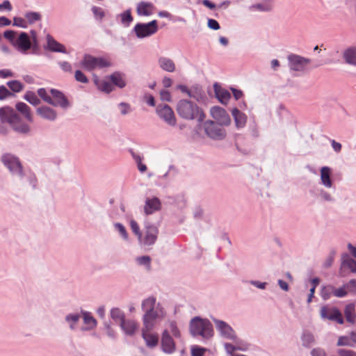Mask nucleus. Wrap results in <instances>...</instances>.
<instances>
[{"instance_id": "1", "label": "nucleus", "mask_w": 356, "mask_h": 356, "mask_svg": "<svg viewBox=\"0 0 356 356\" xmlns=\"http://www.w3.org/2000/svg\"><path fill=\"white\" fill-rule=\"evenodd\" d=\"M4 37L10 40L12 44L21 52L26 53L32 46L37 45L36 35L35 31H31L30 38L27 33H21L17 36V33L13 31H6Z\"/></svg>"}, {"instance_id": "2", "label": "nucleus", "mask_w": 356, "mask_h": 356, "mask_svg": "<svg viewBox=\"0 0 356 356\" xmlns=\"http://www.w3.org/2000/svg\"><path fill=\"white\" fill-rule=\"evenodd\" d=\"M0 118L3 122L10 124L17 132L26 134L30 131L29 124L23 122L16 111L11 107L0 108Z\"/></svg>"}, {"instance_id": "3", "label": "nucleus", "mask_w": 356, "mask_h": 356, "mask_svg": "<svg viewBox=\"0 0 356 356\" xmlns=\"http://www.w3.org/2000/svg\"><path fill=\"white\" fill-rule=\"evenodd\" d=\"M156 298L149 297L142 303L143 310L145 314L143 318V322H157L164 318L165 313L159 304L155 307Z\"/></svg>"}, {"instance_id": "4", "label": "nucleus", "mask_w": 356, "mask_h": 356, "mask_svg": "<svg viewBox=\"0 0 356 356\" xmlns=\"http://www.w3.org/2000/svg\"><path fill=\"white\" fill-rule=\"evenodd\" d=\"M178 114L183 118L187 120L197 119L202 121L204 115L197 105L189 100H180L177 106Z\"/></svg>"}, {"instance_id": "5", "label": "nucleus", "mask_w": 356, "mask_h": 356, "mask_svg": "<svg viewBox=\"0 0 356 356\" xmlns=\"http://www.w3.org/2000/svg\"><path fill=\"white\" fill-rule=\"evenodd\" d=\"M94 83L99 90L102 92L108 93L113 90V85L119 88H124L126 86L124 74L120 72H114L106 79L100 80L97 76H94Z\"/></svg>"}, {"instance_id": "6", "label": "nucleus", "mask_w": 356, "mask_h": 356, "mask_svg": "<svg viewBox=\"0 0 356 356\" xmlns=\"http://www.w3.org/2000/svg\"><path fill=\"white\" fill-rule=\"evenodd\" d=\"M191 332L194 336H201L203 338H210L213 336V330L211 323L207 319L198 317L191 322Z\"/></svg>"}, {"instance_id": "7", "label": "nucleus", "mask_w": 356, "mask_h": 356, "mask_svg": "<svg viewBox=\"0 0 356 356\" xmlns=\"http://www.w3.org/2000/svg\"><path fill=\"white\" fill-rule=\"evenodd\" d=\"M38 94L45 102L54 106H60L63 108L67 106L66 98L56 90H51L50 95H49L44 88H40L38 90Z\"/></svg>"}, {"instance_id": "8", "label": "nucleus", "mask_w": 356, "mask_h": 356, "mask_svg": "<svg viewBox=\"0 0 356 356\" xmlns=\"http://www.w3.org/2000/svg\"><path fill=\"white\" fill-rule=\"evenodd\" d=\"M111 65L108 58L102 57H94L86 54L81 63V66L87 70L91 71L97 68H103Z\"/></svg>"}, {"instance_id": "9", "label": "nucleus", "mask_w": 356, "mask_h": 356, "mask_svg": "<svg viewBox=\"0 0 356 356\" xmlns=\"http://www.w3.org/2000/svg\"><path fill=\"white\" fill-rule=\"evenodd\" d=\"M156 324V322H143L142 337L149 348H154L159 343L158 334L152 332Z\"/></svg>"}, {"instance_id": "10", "label": "nucleus", "mask_w": 356, "mask_h": 356, "mask_svg": "<svg viewBox=\"0 0 356 356\" xmlns=\"http://www.w3.org/2000/svg\"><path fill=\"white\" fill-rule=\"evenodd\" d=\"M134 31L138 38H145L150 36L158 31V22L153 20L147 24H137L134 27Z\"/></svg>"}, {"instance_id": "11", "label": "nucleus", "mask_w": 356, "mask_h": 356, "mask_svg": "<svg viewBox=\"0 0 356 356\" xmlns=\"http://www.w3.org/2000/svg\"><path fill=\"white\" fill-rule=\"evenodd\" d=\"M206 134L213 139L221 140L226 136L225 129L213 121H207L204 124Z\"/></svg>"}, {"instance_id": "12", "label": "nucleus", "mask_w": 356, "mask_h": 356, "mask_svg": "<svg viewBox=\"0 0 356 356\" xmlns=\"http://www.w3.org/2000/svg\"><path fill=\"white\" fill-rule=\"evenodd\" d=\"M156 113L170 126H175L176 124V118L174 111L168 105H159L156 108Z\"/></svg>"}, {"instance_id": "13", "label": "nucleus", "mask_w": 356, "mask_h": 356, "mask_svg": "<svg viewBox=\"0 0 356 356\" xmlns=\"http://www.w3.org/2000/svg\"><path fill=\"white\" fill-rule=\"evenodd\" d=\"M321 315L323 318L334 321L342 324L343 318L341 312L334 307L324 306L321 308Z\"/></svg>"}, {"instance_id": "14", "label": "nucleus", "mask_w": 356, "mask_h": 356, "mask_svg": "<svg viewBox=\"0 0 356 356\" xmlns=\"http://www.w3.org/2000/svg\"><path fill=\"white\" fill-rule=\"evenodd\" d=\"M1 160L13 173L22 175V165L16 157L8 154L3 155Z\"/></svg>"}, {"instance_id": "15", "label": "nucleus", "mask_w": 356, "mask_h": 356, "mask_svg": "<svg viewBox=\"0 0 356 356\" xmlns=\"http://www.w3.org/2000/svg\"><path fill=\"white\" fill-rule=\"evenodd\" d=\"M289 60L291 69L295 71L304 70L305 67L310 63L309 59L295 54L290 55Z\"/></svg>"}, {"instance_id": "16", "label": "nucleus", "mask_w": 356, "mask_h": 356, "mask_svg": "<svg viewBox=\"0 0 356 356\" xmlns=\"http://www.w3.org/2000/svg\"><path fill=\"white\" fill-rule=\"evenodd\" d=\"M212 117L220 124L227 125L230 122V118L226 111L219 106H214L211 109Z\"/></svg>"}, {"instance_id": "17", "label": "nucleus", "mask_w": 356, "mask_h": 356, "mask_svg": "<svg viewBox=\"0 0 356 356\" xmlns=\"http://www.w3.org/2000/svg\"><path fill=\"white\" fill-rule=\"evenodd\" d=\"M158 229L157 227L153 225L146 227L145 236H141V240H139L141 243L145 245H150L155 243L157 238Z\"/></svg>"}, {"instance_id": "18", "label": "nucleus", "mask_w": 356, "mask_h": 356, "mask_svg": "<svg viewBox=\"0 0 356 356\" xmlns=\"http://www.w3.org/2000/svg\"><path fill=\"white\" fill-rule=\"evenodd\" d=\"M217 330L225 338L229 339H235L236 336L233 329L227 323L222 321L214 319L213 320Z\"/></svg>"}, {"instance_id": "19", "label": "nucleus", "mask_w": 356, "mask_h": 356, "mask_svg": "<svg viewBox=\"0 0 356 356\" xmlns=\"http://www.w3.org/2000/svg\"><path fill=\"white\" fill-rule=\"evenodd\" d=\"M161 348L168 354H171L175 350V343L167 330H164L162 334Z\"/></svg>"}, {"instance_id": "20", "label": "nucleus", "mask_w": 356, "mask_h": 356, "mask_svg": "<svg viewBox=\"0 0 356 356\" xmlns=\"http://www.w3.org/2000/svg\"><path fill=\"white\" fill-rule=\"evenodd\" d=\"M136 11L138 15L149 16L156 12V7L149 2H140L138 4Z\"/></svg>"}, {"instance_id": "21", "label": "nucleus", "mask_w": 356, "mask_h": 356, "mask_svg": "<svg viewBox=\"0 0 356 356\" xmlns=\"http://www.w3.org/2000/svg\"><path fill=\"white\" fill-rule=\"evenodd\" d=\"M120 326L126 334L130 336L134 335L139 328V324L131 319H125Z\"/></svg>"}, {"instance_id": "22", "label": "nucleus", "mask_w": 356, "mask_h": 356, "mask_svg": "<svg viewBox=\"0 0 356 356\" xmlns=\"http://www.w3.org/2000/svg\"><path fill=\"white\" fill-rule=\"evenodd\" d=\"M349 268L353 273H356V261L350 258L348 255L346 254L342 257V263L340 269V274L344 276V269Z\"/></svg>"}, {"instance_id": "23", "label": "nucleus", "mask_w": 356, "mask_h": 356, "mask_svg": "<svg viewBox=\"0 0 356 356\" xmlns=\"http://www.w3.org/2000/svg\"><path fill=\"white\" fill-rule=\"evenodd\" d=\"M17 111H18L24 118L29 122H32L33 115L31 112L30 107L24 102H18L15 106Z\"/></svg>"}, {"instance_id": "24", "label": "nucleus", "mask_w": 356, "mask_h": 356, "mask_svg": "<svg viewBox=\"0 0 356 356\" xmlns=\"http://www.w3.org/2000/svg\"><path fill=\"white\" fill-rule=\"evenodd\" d=\"M161 208V202L157 197L148 198L145 206L146 214H152Z\"/></svg>"}, {"instance_id": "25", "label": "nucleus", "mask_w": 356, "mask_h": 356, "mask_svg": "<svg viewBox=\"0 0 356 356\" xmlns=\"http://www.w3.org/2000/svg\"><path fill=\"white\" fill-rule=\"evenodd\" d=\"M159 64L161 68L167 72H174L175 70V64L172 60L166 57H161L159 59Z\"/></svg>"}, {"instance_id": "26", "label": "nucleus", "mask_w": 356, "mask_h": 356, "mask_svg": "<svg viewBox=\"0 0 356 356\" xmlns=\"http://www.w3.org/2000/svg\"><path fill=\"white\" fill-rule=\"evenodd\" d=\"M37 112L41 117L53 120L56 117L55 111L47 106H42L38 108Z\"/></svg>"}, {"instance_id": "27", "label": "nucleus", "mask_w": 356, "mask_h": 356, "mask_svg": "<svg viewBox=\"0 0 356 356\" xmlns=\"http://www.w3.org/2000/svg\"><path fill=\"white\" fill-rule=\"evenodd\" d=\"M47 46L48 48L52 51H58L65 53V47L60 43L56 41L51 36L47 35Z\"/></svg>"}, {"instance_id": "28", "label": "nucleus", "mask_w": 356, "mask_h": 356, "mask_svg": "<svg viewBox=\"0 0 356 356\" xmlns=\"http://www.w3.org/2000/svg\"><path fill=\"white\" fill-rule=\"evenodd\" d=\"M331 170L328 167H323L321 170V179L322 183L327 187L332 186V181L330 179Z\"/></svg>"}, {"instance_id": "29", "label": "nucleus", "mask_w": 356, "mask_h": 356, "mask_svg": "<svg viewBox=\"0 0 356 356\" xmlns=\"http://www.w3.org/2000/svg\"><path fill=\"white\" fill-rule=\"evenodd\" d=\"M111 318L120 325L125 320L124 312L119 308H113L110 312Z\"/></svg>"}, {"instance_id": "30", "label": "nucleus", "mask_w": 356, "mask_h": 356, "mask_svg": "<svg viewBox=\"0 0 356 356\" xmlns=\"http://www.w3.org/2000/svg\"><path fill=\"white\" fill-rule=\"evenodd\" d=\"M344 314L347 321L354 323L356 318L355 305L353 303L347 305L344 309Z\"/></svg>"}, {"instance_id": "31", "label": "nucleus", "mask_w": 356, "mask_h": 356, "mask_svg": "<svg viewBox=\"0 0 356 356\" xmlns=\"http://www.w3.org/2000/svg\"><path fill=\"white\" fill-rule=\"evenodd\" d=\"M343 57L346 63L356 65V49L349 48L343 52Z\"/></svg>"}, {"instance_id": "32", "label": "nucleus", "mask_w": 356, "mask_h": 356, "mask_svg": "<svg viewBox=\"0 0 356 356\" xmlns=\"http://www.w3.org/2000/svg\"><path fill=\"white\" fill-rule=\"evenodd\" d=\"M232 114L235 119L236 124L238 127H243L246 123V116L238 109H234Z\"/></svg>"}, {"instance_id": "33", "label": "nucleus", "mask_w": 356, "mask_h": 356, "mask_svg": "<svg viewBox=\"0 0 356 356\" xmlns=\"http://www.w3.org/2000/svg\"><path fill=\"white\" fill-rule=\"evenodd\" d=\"M216 94L220 102L224 104H226L231 97L230 93L225 89L216 88Z\"/></svg>"}, {"instance_id": "34", "label": "nucleus", "mask_w": 356, "mask_h": 356, "mask_svg": "<svg viewBox=\"0 0 356 356\" xmlns=\"http://www.w3.org/2000/svg\"><path fill=\"white\" fill-rule=\"evenodd\" d=\"M302 345L305 347H309L314 343V337L309 331H305L302 336Z\"/></svg>"}, {"instance_id": "35", "label": "nucleus", "mask_w": 356, "mask_h": 356, "mask_svg": "<svg viewBox=\"0 0 356 356\" xmlns=\"http://www.w3.org/2000/svg\"><path fill=\"white\" fill-rule=\"evenodd\" d=\"M252 8L259 10L261 11H268L270 10L273 8V1L272 0H266L261 3L252 6Z\"/></svg>"}, {"instance_id": "36", "label": "nucleus", "mask_w": 356, "mask_h": 356, "mask_svg": "<svg viewBox=\"0 0 356 356\" xmlns=\"http://www.w3.org/2000/svg\"><path fill=\"white\" fill-rule=\"evenodd\" d=\"M332 295H334V286L327 285L322 289L321 296L323 299H329Z\"/></svg>"}, {"instance_id": "37", "label": "nucleus", "mask_w": 356, "mask_h": 356, "mask_svg": "<svg viewBox=\"0 0 356 356\" xmlns=\"http://www.w3.org/2000/svg\"><path fill=\"white\" fill-rule=\"evenodd\" d=\"M24 99L34 106L40 104V99L33 92H27L24 95Z\"/></svg>"}, {"instance_id": "38", "label": "nucleus", "mask_w": 356, "mask_h": 356, "mask_svg": "<svg viewBox=\"0 0 356 356\" xmlns=\"http://www.w3.org/2000/svg\"><path fill=\"white\" fill-rule=\"evenodd\" d=\"M83 318L84 323L88 328H92L96 325V320L89 313H83Z\"/></svg>"}, {"instance_id": "39", "label": "nucleus", "mask_w": 356, "mask_h": 356, "mask_svg": "<svg viewBox=\"0 0 356 356\" xmlns=\"http://www.w3.org/2000/svg\"><path fill=\"white\" fill-rule=\"evenodd\" d=\"M121 22L125 26H128L133 20V17L131 15L130 10H126L122 13L120 15Z\"/></svg>"}, {"instance_id": "40", "label": "nucleus", "mask_w": 356, "mask_h": 356, "mask_svg": "<svg viewBox=\"0 0 356 356\" xmlns=\"http://www.w3.org/2000/svg\"><path fill=\"white\" fill-rule=\"evenodd\" d=\"M8 86L10 90L15 92H20L23 89V84L18 81H9Z\"/></svg>"}, {"instance_id": "41", "label": "nucleus", "mask_w": 356, "mask_h": 356, "mask_svg": "<svg viewBox=\"0 0 356 356\" xmlns=\"http://www.w3.org/2000/svg\"><path fill=\"white\" fill-rule=\"evenodd\" d=\"M25 17L29 23H33L34 22L40 20L41 18V15L38 13H28L26 14Z\"/></svg>"}, {"instance_id": "42", "label": "nucleus", "mask_w": 356, "mask_h": 356, "mask_svg": "<svg viewBox=\"0 0 356 356\" xmlns=\"http://www.w3.org/2000/svg\"><path fill=\"white\" fill-rule=\"evenodd\" d=\"M130 227L132 232L138 237V239L141 240V233L138 223L135 220H131L130 221Z\"/></svg>"}, {"instance_id": "43", "label": "nucleus", "mask_w": 356, "mask_h": 356, "mask_svg": "<svg viewBox=\"0 0 356 356\" xmlns=\"http://www.w3.org/2000/svg\"><path fill=\"white\" fill-rule=\"evenodd\" d=\"M207 351L206 348L193 346L191 350L192 356H203Z\"/></svg>"}, {"instance_id": "44", "label": "nucleus", "mask_w": 356, "mask_h": 356, "mask_svg": "<svg viewBox=\"0 0 356 356\" xmlns=\"http://www.w3.org/2000/svg\"><path fill=\"white\" fill-rule=\"evenodd\" d=\"M235 346L236 347V350H242L245 351L249 348V344L246 342H244L241 340H236L235 341Z\"/></svg>"}, {"instance_id": "45", "label": "nucleus", "mask_w": 356, "mask_h": 356, "mask_svg": "<svg viewBox=\"0 0 356 356\" xmlns=\"http://www.w3.org/2000/svg\"><path fill=\"white\" fill-rule=\"evenodd\" d=\"M348 292L345 285H343L342 287L339 288V289H336L334 287V296L339 297V298L344 297L348 294Z\"/></svg>"}, {"instance_id": "46", "label": "nucleus", "mask_w": 356, "mask_h": 356, "mask_svg": "<svg viewBox=\"0 0 356 356\" xmlns=\"http://www.w3.org/2000/svg\"><path fill=\"white\" fill-rule=\"evenodd\" d=\"M75 79L77 81L81 82V83H88V79L85 76V74L80 70H76L75 72Z\"/></svg>"}, {"instance_id": "47", "label": "nucleus", "mask_w": 356, "mask_h": 356, "mask_svg": "<svg viewBox=\"0 0 356 356\" xmlns=\"http://www.w3.org/2000/svg\"><path fill=\"white\" fill-rule=\"evenodd\" d=\"M13 25L22 28H26L27 26L26 19H23L22 17H15Z\"/></svg>"}, {"instance_id": "48", "label": "nucleus", "mask_w": 356, "mask_h": 356, "mask_svg": "<svg viewBox=\"0 0 356 356\" xmlns=\"http://www.w3.org/2000/svg\"><path fill=\"white\" fill-rule=\"evenodd\" d=\"M345 286L348 293H355L356 292V280H352L346 284Z\"/></svg>"}, {"instance_id": "49", "label": "nucleus", "mask_w": 356, "mask_h": 356, "mask_svg": "<svg viewBox=\"0 0 356 356\" xmlns=\"http://www.w3.org/2000/svg\"><path fill=\"white\" fill-rule=\"evenodd\" d=\"M115 227L120 233V234L124 239L127 238V237H128L127 232L126 231L125 227L122 224L116 223V224H115Z\"/></svg>"}, {"instance_id": "50", "label": "nucleus", "mask_w": 356, "mask_h": 356, "mask_svg": "<svg viewBox=\"0 0 356 356\" xmlns=\"http://www.w3.org/2000/svg\"><path fill=\"white\" fill-rule=\"evenodd\" d=\"M338 346H352V343L350 340L349 336L339 337L337 343Z\"/></svg>"}, {"instance_id": "51", "label": "nucleus", "mask_w": 356, "mask_h": 356, "mask_svg": "<svg viewBox=\"0 0 356 356\" xmlns=\"http://www.w3.org/2000/svg\"><path fill=\"white\" fill-rule=\"evenodd\" d=\"M225 348L226 351L227 352V353H229L230 355V356L236 355V353H234V351L236 350V347L235 346V343L232 344V343H227L225 344Z\"/></svg>"}, {"instance_id": "52", "label": "nucleus", "mask_w": 356, "mask_h": 356, "mask_svg": "<svg viewBox=\"0 0 356 356\" xmlns=\"http://www.w3.org/2000/svg\"><path fill=\"white\" fill-rule=\"evenodd\" d=\"M15 76V74L10 70H0V77L5 79Z\"/></svg>"}, {"instance_id": "53", "label": "nucleus", "mask_w": 356, "mask_h": 356, "mask_svg": "<svg viewBox=\"0 0 356 356\" xmlns=\"http://www.w3.org/2000/svg\"><path fill=\"white\" fill-rule=\"evenodd\" d=\"M170 332L173 334L174 337H180L179 330H178V328H177V327L176 325V323L175 322H171L170 323Z\"/></svg>"}, {"instance_id": "54", "label": "nucleus", "mask_w": 356, "mask_h": 356, "mask_svg": "<svg viewBox=\"0 0 356 356\" xmlns=\"http://www.w3.org/2000/svg\"><path fill=\"white\" fill-rule=\"evenodd\" d=\"M11 95V92L5 86H0V99H3Z\"/></svg>"}, {"instance_id": "55", "label": "nucleus", "mask_w": 356, "mask_h": 356, "mask_svg": "<svg viewBox=\"0 0 356 356\" xmlns=\"http://www.w3.org/2000/svg\"><path fill=\"white\" fill-rule=\"evenodd\" d=\"M92 12L97 18L102 19L104 16L103 10L99 7H93Z\"/></svg>"}, {"instance_id": "56", "label": "nucleus", "mask_w": 356, "mask_h": 356, "mask_svg": "<svg viewBox=\"0 0 356 356\" xmlns=\"http://www.w3.org/2000/svg\"><path fill=\"white\" fill-rule=\"evenodd\" d=\"M160 97L163 101L170 102L171 100V95L168 90H161L160 92Z\"/></svg>"}, {"instance_id": "57", "label": "nucleus", "mask_w": 356, "mask_h": 356, "mask_svg": "<svg viewBox=\"0 0 356 356\" xmlns=\"http://www.w3.org/2000/svg\"><path fill=\"white\" fill-rule=\"evenodd\" d=\"M208 26L210 29H213V30H218L220 29V25H219L218 22L216 20L213 19H209Z\"/></svg>"}, {"instance_id": "58", "label": "nucleus", "mask_w": 356, "mask_h": 356, "mask_svg": "<svg viewBox=\"0 0 356 356\" xmlns=\"http://www.w3.org/2000/svg\"><path fill=\"white\" fill-rule=\"evenodd\" d=\"M137 261H138V263L140 264L149 266V263H150V258L148 256H143V257H138L137 259Z\"/></svg>"}, {"instance_id": "59", "label": "nucleus", "mask_w": 356, "mask_h": 356, "mask_svg": "<svg viewBox=\"0 0 356 356\" xmlns=\"http://www.w3.org/2000/svg\"><path fill=\"white\" fill-rule=\"evenodd\" d=\"M312 355L313 356H326L325 351L321 348H314L312 351Z\"/></svg>"}, {"instance_id": "60", "label": "nucleus", "mask_w": 356, "mask_h": 356, "mask_svg": "<svg viewBox=\"0 0 356 356\" xmlns=\"http://www.w3.org/2000/svg\"><path fill=\"white\" fill-rule=\"evenodd\" d=\"M61 68L65 72H70L72 70L71 65L67 62H62L60 64Z\"/></svg>"}, {"instance_id": "61", "label": "nucleus", "mask_w": 356, "mask_h": 356, "mask_svg": "<svg viewBox=\"0 0 356 356\" xmlns=\"http://www.w3.org/2000/svg\"><path fill=\"white\" fill-rule=\"evenodd\" d=\"M7 9L10 10L12 9V6L8 1H4L1 4H0V10Z\"/></svg>"}, {"instance_id": "62", "label": "nucleus", "mask_w": 356, "mask_h": 356, "mask_svg": "<svg viewBox=\"0 0 356 356\" xmlns=\"http://www.w3.org/2000/svg\"><path fill=\"white\" fill-rule=\"evenodd\" d=\"M162 83L164 87L169 88L172 84V80L169 77H164Z\"/></svg>"}, {"instance_id": "63", "label": "nucleus", "mask_w": 356, "mask_h": 356, "mask_svg": "<svg viewBox=\"0 0 356 356\" xmlns=\"http://www.w3.org/2000/svg\"><path fill=\"white\" fill-rule=\"evenodd\" d=\"M79 318V316L77 314H70L66 317V320L70 322V321H73V323H76Z\"/></svg>"}, {"instance_id": "64", "label": "nucleus", "mask_w": 356, "mask_h": 356, "mask_svg": "<svg viewBox=\"0 0 356 356\" xmlns=\"http://www.w3.org/2000/svg\"><path fill=\"white\" fill-rule=\"evenodd\" d=\"M145 99L148 104H149L150 106H154V98L152 95H145Z\"/></svg>"}]
</instances>
